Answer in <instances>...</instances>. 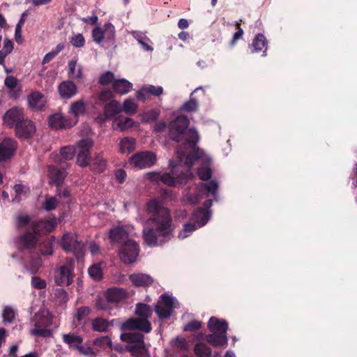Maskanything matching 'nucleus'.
I'll return each mask as SVG.
<instances>
[{"mask_svg":"<svg viewBox=\"0 0 357 357\" xmlns=\"http://www.w3.org/2000/svg\"><path fill=\"white\" fill-rule=\"evenodd\" d=\"M146 208L151 216L142 231L143 239L150 247L162 245L174 236L175 226L170 211L157 199H151Z\"/></svg>","mask_w":357,"mask_h":357,"instance_id":"f257e3e1","label":"nucleus"},{"mask_svg":"<svg viewBox=\"0 0 357 357\" xmlns=\"http://www.w3.org/2000/svg\"><path fill=\"white\" fill-rule=\"evenodd\" d=\"M189 124V119L185 115H178L169 124L168 137L174 142H182L184 145L195 149L199 137L195 128L188 129Z\"/></svg>","mask_w":357,"mask_h":357,"instance_id":"f03ea898","label":"nucleus"},{"mask_svg":"<svg viewBox=\"0 0 357 357\" xmlns=\"http://www.w3.org/2000/svg\"><path fill=\"white\" fill-rule=\"evenodd\" d=\"M38 241V237L30 230L19 235L15 240V245L20 254V259L37 252Z\"/></svg>","mask_w":357,"mask_h":357,"instance_id":"7ed1b4c3","label":"nucleus"},{"mask_svg":"<svg viewBox=\"0 0 357 357\" xmlns=\"http://www.w3.org/2000/svg\"><path fill=\"white\" fill-rule=\"evenodd\" d=\"M61 246L67 252H73L79 259L84 255V243L78 241L77 236L73 233L64 234L61 240Z\"/></svg>","mask_w":357,"mask_h":357,"instance_id":"20e7f679","label":"nucleus"},{"mask_svg":"<svg viewBox=\"0 0 357 357\" xmlns=\"http://www.w3.org/2000/svg\"><path fill=\"white\" fill-rule=\"evenodd\" d=\"M157 160L155 153L152 151H145L135 153L130 159V165L135 168L142 169L152 167Z\"/></svg>","mask_w":357,"mask_h":357,"instance_id":"39448f33","label":"nucleus"},{"mask_svg":"<svg viewBox=\"0 0 357 357\" xmlns=\"http://www.w3.org/2000/svg\"><path fill=\"white\" fill-rule=\"evenodd\" d=\"M139 246L136 241L130 239L126 241L121 246L119 257L125 264H131L135 261L139 255Z\"/></svg>","mask_w":357,"mask_h":357,"instance_id":"423d86ee","label":"nucleus"},{"mask_svg":"<svg viewBox=\"0 0 357 357\" xmlns=\"http://www.w3.org/2000/svg\"><path fill=\"white\" fill-rule=\"evenodd\" d=\"M74 276L73 264L72 262L68 264L60 266L54 271L55 283L61 287H67L71 284Z\"/></svg>","mask_w":357,"mask_h":357,"instance_id":"0eeeda50","label":"nucleus"},{"mask_svg":"<svg viewBox=\"0 0 357 357\" xmlns=\"http://www.w3.org/2000/svg\"><path fill=\"white\" fill-rule=\"evenodd\" d=\"M77 123V119H72L61 112L51 114L48 117L49 126L54 130L70 129Z\"/></svg>","mask_w":357,"mask_h":357,"instance_id":"6e6552de","label":"nucleus"},{"mask_svg":"<svg viewBox=\"0 0 357 357\" xmlns=\"http://www.w3.org/2000/svg\"><path fill=\"white\" fill-rule=\"evenodd\" d=\"M93 146V142L89 139H82L78 144L79 151L77 155V164L85 167L89 165L91 161V149Z\"/></svg>","mask_w":357,"mask_h":357,"instance_id":"1a4fd4ad","label":"nucleus"},{"mask_svg":"<svg viewBox=\"0 0 357 357\" xmlns=\"http://www.w3.org/2000/svg\"><path fill=\"white\" fill-rule=\"evenodd\" d=\"M174 309L173 298L167 294H162L155 305L154 310L160 320L169 318Z\"/></svg>","mask_w":357,"mask_h":357,"instance_id":"9d476101","label":"nucleus"},{"mask_svg":"<svg viewBox=\"0 0 357 357\" xmlns=\"http://www.w3.org/2000/svg\"><path fill=\"white\" fill-rule=\"evenodd\" d=\"M122 328L127 331L139 330L148 333L151 332L152 327L151 322L148 319L137 317L126 320L122 324Z\"/></svg>","mask_w":357,"mask_h":357,"instance_id":"9b49d317","label":"nucleus"},{"mask_svg":"<svg viewBox=\"0 0 357 357\" xmlns=\"http://www.w3.org/2000/svg\"><path fill=\"white\" fill-rule=\"evenodd\" d=\"M16 136L22 139L31 138L36 132V126L33 122L25 118L21 123L15 126Z\"/></svg>","mask_w":357,"mask_h":357,"instance_id":"f8f14e48","label":"nucleus"},{"mask_svg":"<svg viewBox=\"0 0 357 357\" xmlns=\"http://www.w3.org/2000/svg\"><path fill=\"white\" fill-rule=\"evenodd\" d=\"M24 265V268L31 274H36L42 266L41 258L38 252L26 255L24 259H21Z\"/></svg>","mask_w":357,"mask_h":357,"instance_id":"ddd939ff","label":"nucleus"},{"mask_svg":"<svg viewBox=\"0 0 357 357\" xmlns=\"http://www.w3.org/2000/svg\"><path fill=\"white\" fill-rule=\"evenodd\" d=\"M17 142L12 139H5L0 143V162L10 160L15 154Z\"/></svg>","mask_w":357,"mask_h":357,"instance_id":"4468645a","label":"nucleus"},{"mask_svg":"<svg viewBox=\"0 0 357 357\" xmlns=\"http://www.w3.org/2000/svg\"><path fill=\"white\" fill-rule=\"evenodd\" d=\"M58 93L62 99L69 100L77 95L78 89L71 80H65L58 86Z\"/></svg>","mask_w":357,"mask_h":357,"instance_id":"2eb2a0df","label":"nucleus"},{"mask_svg":"<svg viewBox=\"0 0 357 357\" xmlns=\"http://www.w3.org/2000/svg\"><path fill=\"white\" fill-rule=\"evenodd\" d=\"M24 119L23 110L16 107L8 110L3 116L4 123L10 128L15 127Z\"/></svg>","mask_w":357,"mask_h":357,"instance_id":"dca6fc26","label":"nucleus"},{"mask_svg":"<svg viewBox=\"0 0 357 357\" xmlns=\"http://www.w3.org/2000/svg\"><path fill=\"white\" fill-rule=\"evenodd\" d=\"M66 176L67 173L65 168L60 169L54 165H50L48 167L50 184L55 185L56 187H60Z\"/></svg>","mask_w":357,"mask_h":357,"instance_id":"f3484780","label":"nucleus"},{"mask_svg":"<svg viewBox=\"0 0 357 357\" xmlns=\"http://www.w3.org/2000/svg\"><path fill=\"white\" fill-rule=\"evenodd\" d=\"M29 107L37 111L44 109L46 103L45 96L39 91H34L27 96Z\"/></svg>","mask_w":357,"mask_h":357,"instance_id":"a211bd4d","label":"nucleus"},{"mask_svg":"<svg viewBox=\"0 0 357 357\" xmlns=\"http://www.w3.org/2000/svg\"><path fill=\"white\" fill-rule=\"evenodd\" d=\"M109 238L113 243L123 244L128 239V233L123 227H116L110 229L109 231Z\"/></svg>","mask_w":357,"mask_h":357,"instance_id":"6ab92c4d","label":"nucleus"},{"mask_svg":"<svg viewBox=\"0 0 357 357\" xmlns=\"http://www.w3.org/2000/svg\"><path fill=\"white\" fill-rule=\"evenodd\" d=\"M105 296L108 297V300L114 307L115 305L125 299L127 297L128 294L126 291L122 288L113 287L108 289L105 292Z\"/></svg>","mask_w":357,"mask_h":357,"instance_id":"aec40b11","label":"nucleus"},{"mask_svg":"<svg viewBox=\"0 0 357 357\" xmlns=\"http://www.w3.org/2000/svg\"><path fill=\"white\" fill-rule=\"evenodd\" d=\"M188 180V173H181L177 178L172 176L169 173H163L160 176V181L168 186H176L177 183H186Z\"/></svg>","mask_w":357,"mask_h":357,"instance_id":"412c9836","label":"nucleus"},{"mask_svg":"<svg viewBox=\"0 0 357 357\" xmlns=\"http://www.w3.org/2000/svg\"><path fill=\"white\" fill-rule=\"evenodd\" d=\"M208 328L212 333H217L227 335L228 324L225 320L218 319L216 317H212L208 322Z\"/></svg>","mask_w":357,"mask_h":357,"instance_id":"4be33fe9","label":"nucleus"},{"mask_svg":"<svg viewBox=\"0 0 357 357\" xmlns=\"http://www.w3.org/2000/svg\"><path fill=\"white\" fill-rule=\"evenodd\" d=\"M63 343L68 345L70 349L77 351L79 346L83 343V338L75 333H69L62 335Z\"/></svg>","mask_w":357,"mask_h":357,"instance_id":"5701e85b","label":"nucleus"},{"mask_svg":"<svg viewBox=\"0 0 357 357\" xmlns=\"http://www.w3.org/2000/svg\"><path fill=\"white\" fill-rule=\"evenodd\" d=\"M130 280L132 283L137 287H149L153 282V279L149 275L145 273H134L130 275Z\"/></svg>","mask_w":357,"mask_h":357,"instance_id":"b1692460","label":"nucleus"},{"mask_svg":"<svg viewBox=\"0 0 357 357\" xmlns=\"http://www.w3.org/2000/svg\"><path fill=\"white\" fill-rule=\"evenodd\" d=\"M114 320L109 321L102 317H96L91 321V328L93 331L106 333L114 326Z\"/></svg>","mask_w":357,"mask_h":357,"instance_id":"393cba45","label":"nucleus"},{"mask_svg":"<svg viewBox=\"0 0 357 357\" xmlns=\"http://www.w3.org/2000/svg\"><path fill=\"white\" fill-rule=\"evenodd\" d=\"M210 217L211 214L208 210L199 208L193 212L191 220L195 222L199 227H202L208 222Z\"/></svg>","mask_w":357,"mask_h":357,"instance_id":"a878e982","label":"nucleus"},{"mask_svg":"<svg viewBox=\"0 0 357 357\" xmlns=\"http://www.w3.org/2000/svg\"><path fill=\"white\" fill-rule=\"evenodd\" d=\"M34 326L39 328H49L52 324V317L49 311L43 310L35 314Z\"/></svg>","mask_w":357,"mask_h":357,"instance_id":"bb28decb","label":"nucleus"},{"mask_svg":"<svg viewBox=\"0 0 357 357\" xmlns=\"http://www.w3.org/2000/svg\"><path fill=\"white\" fill-rule=\"evenodd\" d=\"M54 238L47 237L42 242L38 243L37 250H38L42 255L50 256L53 254Z\"/></svg>","mask_w":357,"mask_h":357,"instance_id":"cd10ccee","label":"nucleus"},{"mask_svg":"<svg viewBox=\"0 0 357 357\" xmlns=\"http://www.w3.org/2000/svg\"><path fill=\"white\" fill-rule=\"evenodd\" d=\"M198 188L199 192H204L206 196L211 195L214 198L217 197L218 183L215 180L208 183H200Z\"/></svg>","mask_w":357,"mask_h":357,"instance_id":"c85d7f7f","label":"nucleus"},{"mask_svg":"<svg viewBox=\"0 0 357 357\" xmlns=\"http://www.w3.org/2000/svg\"><path fill=\"white\" fill-rule=\"evenodd\" d=\"M86 105L83 100H78L71 103L68 113L71 114L73 116L72 119H77L79 115H83L86 113Z\"/></svg>","mask_w":357,"mask_h":357,"instance_id":"c756f323","label":"nucleus"},{"mask_svg":"<svg viewBox=\"0 0 357 357\" xmlns=\"http://www.w3.org/2000/svg\"><path fill=\"white\" fill-rule=\"evenodd\" d=\"M122 111L120 104L116 100H112L104 107V115L106 119H112Z\"/></svg>","mask_w":357,"mask_h":357,"instance_id":"7c9ffc66","label":"nucleus"},{"mask_svg":"<svg viewBox=\"0 0 357 357\" xmlns=\"http://www.w3.org/2000/svg\"><path fill=\"white\" fill-rule=\"evenodd\" d=\"M206 341L214 347H221L227 344V335L213 333L206 336Z\"/></svg>","mask_w":357,"mask_h":357,"instance_id":"2f4dec72","label":"nucleus"},{"mask_svg":"<svg viewBox=\"0 0 357 357\" xmlns=\"http://www.w3.org/2000/svg\"><path fill=\"white\" fill-rule=\"evenodd\" d=\"M252 52H259L263 50V56H265L267 50V40L266 37L261 33L257 34L252 41Z\"/></svg>","mask_w":357,"mask_h":357,"instance_id":"473e14b6","label":"nucleus"},{"mask_svg":"<svg viewBox=\"0 0 357 357\" xmlns=\"http://www.w3.org/2000/svg\"><path fill=\"white\" fill-rule=\"evenodd\" d=\"M132 87V84L125 79H116L112 84L113 90L121 94L128 93Z\"/></svg>","mask_w":357,"mask_h":357,"instance_id":"72a5a7b5","label":"nucleus"},{"mask_svg":"<svg viewBox=\"0 0 357 357\" xmlns=\"http://www.w3.org/2000/svg\"><path fill=\"white\" fill-rule=\"evenodd\" d=\"M121 340L123 342L129 343V344H135L139 343L141 342V344H144V336L142 333L138 332L134 333H124L121 335Z\"/></svg>","mask_w":357,"mask_h":357,"instance_id":"f704fd0d","label":"nucleus"},{"mask_svg":"<svg viewBox=\"0 0 357 357\" xmlns=\"http://www.w3.org/2000/svg\"><path fill=\"white\" fill-rule=\"evenodd\" d=\"M135 145L134 138L124 137L119 143V150L122 153H129L135 149Z\"/></svg>","mask_w":357,"mask_h":357,"instance_id":"c9c22d12","label":"nucleus"},{"mask_svg":"<svg viewBox=\"0 0 357 357\" xmlns=\"http://www.w3.org/2000/svg\"><path fill=\"white\" fill-rule=\"evenodd\" d=\"M153 310L150 305L139 303L136 305L135 314L139 318H144L148 319L152 315Z\"/></svg>","mask_w":357,"mask_h":357,"instance_id":"e433bc0d","label":"nucleus"},{"mask_svg":"<svg viewBox=\"0 0 357 357\" xmlns=\"http://www.w3.org/2000/svg\"><path fill=\"white\" fill-rule=\"evenodd\" d=\"M132 36L145 50L153 51V47L149 44L150 39L144 33L140 31H133Z\"/></svg>","mask_w":357,"mask_h":357,"instance_id":"4c0bfd02","label":"nucleus"},{"mask_svg":"<svg viewBox=\"0 0 357 357\" xmlns=\"http://www.w3.org/2000/svg\"><path fill=\"white\" fill-rule=\"evenodd\" d=\"M95 307L102 311H110L114 308L107 296H98L95 301Z\"/></svg>","mask_w":357,"mask_h":357,"instance_id":"58836bf2","label":"nucleus"},{"mask_svg":"<svg viewBox=\"0 0 357 357\" xmlns=\"http://www.w3.org/2000/svg\"><path fill=\"white\" fill-rule=\"evenodd\" d=\"M13 189L15 192V200L18 202L26 198L30 194L29 188L24 185L16 184L14 185Z\"/></svg>","mask_w":357,"mask_h":357,"instance_id":"ea45409f","label":"nucleus"},{"mask_svg":"<svg viewBox=\"0 0 357 357\" xmlns=\"http://www.w3.org/2000/svg\"><path fill=\"white\" fill-rule=\"evenodd\" d=\"M50 226V221L40 220L32 223V231L37 237L40 233L49 231L48 227Z\"/></svg>","mask_w":357,"mask_h":357,"instance_id":"a19ab883","label":"nucleus"},{"mask_svg":"<svg viewBox=\"0 0 357 357\" xmlns=\"http://www.w3.org/2000/svg\"><path fill=\"white\" fill-rule=\"evenodd\" d=\"M192 93L190 95V98L188 101L185 102L180 108L181 111L191 113L198 110L199 104L197 100L192 97Z\"/></svg>","mask_w":357,"mask_h":357,"instance_id":"79ce46f5","label":"nucleus"},{"mask_svg":"<svg viewBox=\"0 0 357 357\" xmlns=\"http://www.w3.org/2000/svg\"><path fill=\"white\" fill-rule=\"evenodd\" d=\"M194 351L197 357H210L211 356V349L204 343H197L194 348Z\"/></svg>","mask_w":357,"mask_h":357,"instance_id":"37998d69","label":"nucleus"},{"mask_svg":"<svg viewBox=\"0 0 357 357\" xmlns=\"http://www.w3.org/2000/svg\"><path fill=\"white\" fill-rule=\"evenodd\" d=\"M117 128L123 131L133 126L134 121L129 117H119L115 120Z\"/></svg>","mask_w":357,"mask_h":357,"instance_id":"c03bdc74","label":"nucleus"},{"mask_svg":"<svg viewBox=\"0 0 357 357\" xmlns=\"http://www.w3.org/2000/svg\"><path fill=\"white\" fill-rule=\"evenodd\" d=\"M198 227L195 222L184 224L183 229L178 234V238L181 239L187 238Z\"/></svg>","mask_w":357,"mask_h":357,"instance_id":"a18cd8bd","label":"nucleus"},{"mask_svg":"<svg viewBox=\"0 0 357 357\" xmlns=\"http://www.w3.org/2000/svg\"><path fill=\"white\" fill-rule=\"evenodd\" d=\"M89 275L95 280H100L102 278V264H94L88 269Z\"/></svg>","mask_w":357,"mask_h":357,"instance_id":"49530a36","label":"nucleus"},{"mask_svg":"<svg viewBox=\"0 0 357 357\" xmlns=\"http://www.w3.org/2000/svg\"><path fill=\"white\" fill-rule=\"evenodd\" d=\"M93 345L102 349H107L112 347V340L108 336H101L93 340Z\"/></svg>","mask_w":357,"mask_h":357,"instance_id":"de8ad7c7","label":"nucleus"},{"mask_svg":"<svg viewBox=\"0 0 357 357\" xmlns=\"http://www.w3.org/2000/svg\"><path fill=\"white\" fill-rule=\"evenodd\" d=\"M103 33L104 39H105L107 41L114 40L116 33L114 26L110 22L106 23L104 25Z\"/></svg>","mask_w":357,"mask_h":357,"instance_id":"09e8293b","label":"nucleus"},{"mask_svg":"<svg viewBox=\"0 0 357 357\" xmlns=\"http://www.w3.org/2000/svg\"><path fill=\"white\" fill-rule=\"evenodd\" d=\"M91 310L89 307L82 306L77 308L75 318L80 324L89 315Z\"/></svg>","mask_w":357,"mask_h":357,"instance_id":"8fccbe9b","label":"nucleus"},{"mask_svg":"<svg viewBox=\"0 0 357 357\" xmlns=\"http://www.w3.org/2000/svg\"><path fill=\"white\" fill-rule=\"evenodd\" d=\"M143 91L147 93V95H152L159 97L163 93V88L160 86L154 85H145L143 86Z\"/></svg>","mask_w":357,"mask_h":357,"instance_id":"3c124183","label":"nucleus"},{"mask_svg":"<svg viewBox=\"0 0 357 357\" xmlns=\"http://www.w3.org/2000/svg\"><path fill=\"white\" fill-rule=\"evenodd\" d=\"M63 48L64 45L63 44H58L55 49L45 55L42 63L45 64L51 61Z\"/></svg>","mask_w":357,"mask_h":357,"instance_id":"603ef678","label":"nucleus"},{"mask_svg":"<svg viewBox=\"0 0 357 357\" xmlns=\"http://www.w3.org/2000/svg\"><path fill=\"white\" fill-rule=\"evenodd\" d=\"M121 109L126 113L132 114L136 113L137 109V105L132 100L126 99L123 102V105Z\"/></svg>","mask_w":357,"mask_h":357,"instance_id":"864d4df0","label":"nucleus"},{"mask_svg":"<svg viewBox=\"0 0 357 357\" xmlns=\"http://www.w3.org/2000/svg\"><path fill=\"white\" fill-rule=\"evenodd\" d=\"M114 74L111 71H107L102 74L99 77V83L101 85L106 86L114 81Z\"/></svg>","mask_w":357,"mask_h":357,"instance_id":"5fc2aeb1","label":"nucleus"},{"mask_svg":"<svg viewBox=\"0 0 357 357\" xmlns=\"http://www.w3.org/2000/svg\"><path fill=\"white\" fill-rule=\"evenodd\" d=\"M197 174L202 181H208L212 176V170L208 167H201L197 169Z\"/></svg>","mask_w":357,"mask_h":357,"instance_id":"6e6d98bb","label":"nucleus"},{"mask_svg":"<svg viewBox=\"0 0 357 357\" xmlns=\"http://www.w3.org/2000/svg\"><path fill=\"white\" fill-rule=\"evenodd\" d=\"M31 334L42 337H49L52 336V332L48 328L35 327L31 331Z\"/></svg>","mask_w":357,"mask_h":357,"instance_id":"4d7b16f0","label":"nucleus"},{"mask_svg":"<svg viewBox=\"0 0 357 357\" xmlns=\"http://www.w3.org/2000/svg\"><path fill=\"white\" fill-rule=\"evenodd\" d=\"M60 154L65 160H70L75 155V149L72 146H64L60 149Z\"/></svg>","mask_w":357,"mask_h":357,"instance_id":"13d9d810","label":"nucleus"},{"mask_svg":"<svg viewBox=\"0 0 357 357\" xmlns=\"http://www.w3.org/2000/svg\"><path fill=\"white\" fill-rule=\"evenodd\" d=\"M242 22V20H240V22H236L235 26L236 29V32L234 34L233 38L230 43L231 46H234L236 43L241 39L243 36V30L241 27V22Z\"/></svg>","mask_w":357,"mask_h":357,"instance_id":"bf43d9fd","label":"nucleus"},{"mask_svg":"<svg viewBox=\"0 0 357 357\" xmlns=\"http://www.w3.org/2000/svg\"><path fill=\"white\" fill-rule=\"evenodd\" d=\"M70 42L75 47H82L85 45V39L82 33L73 36Z\"/></svg>","mask_w":357,"mask_h":357,"instance_id":"052dcab7","label":"nucleus"},{"mask_svg":"<svg viewBox=\"0 0 357 357\" xmlns=\"http://www.w3.org/2000/svg\"><path fill=\"white\" fill-rule=\"evenodd\" d=\"M2 317L3 321L11 323L15 318V312L11 307H6L3 311Z\"/></svg>","mask_w":357,"mask_h":357,"instance_id":"680f3d73","label":"nucleus"},{"mask_svg":"<svg viewBox=\"0 0 357 357\" xmlns=\"http://www.w3.org/2000/svg\"><path fill=\"white\" fill-rule=\"evenodd\" d=\"M58 205V200L56 199V197H50V198H48L45 200L44 204H43V208L47 211H52V210H54L56 206Z\"/></svg>","mask_w":357,"mask_h":357,"instance_id":"e2e57ef3","label":"nucleus"},{"mask_svg":"<svg viewBox=\"0 0 357 357\" xmlns=\"http://www.w3.org/2000/svg\"><path fill=\"white\" fill-rule=\"evenodd\" d=\"M94 164L98 165L97 171L103 172L106 167L107 162L103 159L102 156L98 153L93 158Z\"/></svg>","mask_w":357,"mask_h":357,"instance_id":"0e129e2a","label":"nucleus"},{"mask_svg":"<svg viewBox=\"0 0 357 357\" xmlns=\"http://www.w3.org/2000/svg\"><path fill=\"white\" fill-rule=\"evenodd\" d=\"M202 327V322L197 320H192L189 321L184 327L185 331H196Z\"/></svg>","mask_w":357,"mask_h":357,"instance_id":"69168bd1","label":"nucleus"},{"mask_svg":"<svg viewBox=\"0 0 357 357\" xmlns=\"http://www.w3.org/2000/svg\"><path fill=\"white\" fill-rule=\"evenodd\" d=\"M92 37L95 42L100 44L104 39L103 29L96 27L92 31Z\"/></svg>","mask_w":357,"mask_h":357,"instance_id":"338daca9","label":"nucleus"},{"mask_svg":"<svg viewBox=\"0 0 357 357\" xmlns=\"http://www.w3.org/2000/svg\"><path fill=\"white\" fill-rule=\"evenodd\" d=\"M31 285L33 287L37 289H43L46 288V282L39 277H32Z\"/></svg>","mask_w":357,"mask_h":357,"instance_id":"774afa93","label":"nucleus"}]
</instances>
